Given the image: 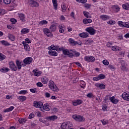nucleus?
<instances>
[{"mask_svg": "<svg viewBox=\"0 0 129 129\" xmlns=\"http://www.w3.org/2000/svg\"><path fill=\"white\" fill-rule=\"evenodd\" d=\"M48 87L51 90L54 92H58V91H59V88H58L53 81H49L48 83Z\"/></svg>", "mask_w": 129, "mask_h": 129, "instance_id": "1", "label": "nucleus"}, {"mask_svg": "<svg viewBox=\"0 0 129 129\" xmlns=\"http://www.w3.org/2000/svg\"><path fill=\"white\" fill-rule=\"evenodd\" d=\"M72 117L73 118H74V119H75V120H77V121L82 122L85 120V118L83 117V116H81L80 115H77V114L73 115L72 116Z\"/></svg>", "mask_w": 129, "mask_h": 129, "instance_id": "2", "label": "nucleus"}, {"mask_svg": "<svg viewBox=\"0 0 129 129\" xmlns=\"http://www.w3.org/2000/svg\"><path fill=\"white\" fill-rule=\"evenodd\" d=\"M85 30H86V32H87V33H89V34H90V35H91V36H93L95 35L96 33V30H95L94 28L91 27L87 28L85 29Z\"/></svg>", "mask_w": 129, "mask_h": 129, "instance_id": "3", "label": "nucleus"}, {"mask_svg": "<svg viewBox=\"0 0 129 129\" xmlns=\"http://www.w3.org/2000/svg\"><path fill=\"white\" fill-rule=\"evenodd\" d=\"M61 51H62L63 54L66 56H69L70 58H73L74 57V55L72 53H70L68 49H64V48L61 49Z\"/></svg>", "mask_w": 129, "mask_h": 129, "instance_id": "4", "label": "nucleus"}, {"mask_svg": "<svg viewBox=\"0 0 129 129\" xmlns=\"http://www.w3.org/2000/svg\"><path fill=\"white\" fill-rule=\"evenodd\" d=\"M43 32L44 34V35H46L47 37H48L49 38H52L53 37V34L51 33L50 31V30L48 28H43Z\"/></svg>", "mask_w": 129, "mask_h": 129, "instance_id": "5", "label": "nucleus"}, {"mask_svg": "<svg viewBox=\"0 0 129 129\" xmlns=\"http://www.w3.org/2000/svg\"><path fill=\"white\" fill-rule=\"evenodd\" d=\"M33 106L37 108H42L43 107V103L40 101H35L33 103Z\"/></svg>", "mask_w": 129, "mask_h": 129, "instance_id": "6", "label": "nucleus"}, {"mask_svg": "<svg viewBox=\"0 0 129 129\" xmlns=\"http://www.w3.org/2000/svg\"><path fill=\"white\" fill-rule=\"evenodd\" d=\"M49 50H56L57 52H60L61 50L63 49V47H60L59 48L58 46H54V45H51L50 47H48Z\"/></svg>", "mask_w": 129, "mask_h": 129, "instance_id": "7", "label": "nucleus"}, {"mask_svg": "<svg viewBox=\"0 0 129 129\" xmlns=\"http://www.w3.org/2000/svg\"><path fill=\"white\" fill-rule=\"evenodd\" d=\"M23 62L26 63V65H30L33 62V58L27 57L23 60Z\"/></svg>", "mask_w": 129, "mask_h": 129, "instance_id": "8", "label": "nucleus"}, {"mask_svg": "<svg viewBox=\"0 0 129 129\" xmlns=\"http://www.w3.org/2000/svg\"><path fill=\"white\" fill-rule=\"evenodd\" d=\"M84 59L88 62H94L95 61V58L92 56H86Z\"/></svg>", "mask_w": 129, "mask_h": 129, "instance_id": "9", "label": "nucleus"}, {"mask_svg": "<svg viewBox=\"0 0 129 129\" xmlns=\"http://www.w3.org/2000/svg\"><path fill=\"white\" fill-rule=\"evenodd\" d=\"M29 4L30 7H39V3L34 0L29 1Z\"/></svg>", "mask_w": 129, "mask_h": 129, "instance_id": "10", "label": "nucleus"}, {"mask_svg": "<svg viewBox=\"0 0 129 129\" xmlns=\"http://www.w3.org/2000/svg\"><path fill=\"white\" fill-rule=\"evenodd\" d=\"M95 86L99 89L103 90L105 88V85L104 84H100L99 83H97L95 84Z\"/></svg>", "mask_w": 129, "mask_h": 129, "instance_id": "11", "label": "nucleus"}, {"mask_svg": "<svg viewBox=\"0 0 129 129\" xmlns=\"http://www.w3.org/2000/svg\"><path fill=\"white\" fill-rule=\"evenodd\" d=\"M9 66L10 68L13 71H17V68L16 65L15 64V63H14L13 61L9 62Z\"/></svg>", "mask_w": 129, "mask_h": 129, "instance_id": "12", "label": "nucleus"}, {"mask_svg": "<svg viewBox=\"0 0 129 129\" xmlns=\"http://www.w3.org/2000/svg\"><path fill=\"white\" fill-rule=\"evenodd\" d=\"M79 37L81 38H83V39H85L86 38H88L89 37V34L87 32H82L81 33L79 34Z\"/></svg>", "mask_w": 129, "mask_h": 129, "instance_id": "13", "label": "nucleus"}, {"mask_svg": "<svg viewBox=\"0 0 129 129\" xmlns=\"http://www.w3.org/2000/svg\"><path fill=\"white\" fill-rule=\"evenodd\" d=\"M83 101L82 100L78 99L77 100L73 101V104L74 106H77V105H79L80 104H82Z\"/></svg>", "mask_w": 129, "mask_h": 129, "instance_id": "14", "label": "nucleus"}, {"mask_svg": "<svg viewBox=\"0 0 129 129\" xmlns=\"http://www.w3.org/2000/svg\"><path fill=\"white\" fill-rule=\"evenodd\" d=\"M122 97L124 100H127L129 101V93L128 92H124L122 94Z\"/></svg>", "mask_w": 129, "mask_h": 129, "instance_id": "15", "label": "nucleus"}, {"mask_svg": "<svg viewBox=\"0 0 129 129\" xmlns=\"http://www.w3.org/2000/svg\"><path fill=\"white\" fill-rule=\"evenodd\" d=\"M48 54L50 56H55L58 55V53H57V51H56V50H51V49H49V50L48 51Z\"/></svg>", "mask_w": 129, "mask_h": 129, "instance_id": "16", "label": "nucleus"}, {"mask_svg": "<svg viewBox=\"0 0 129 129\" xmlns=\"http://www.w3.org/2000/svg\"><path fill=\"white\" fill-rule=\"evenodd\" d=\"M109 100L114 104H117V102H118V100L115 99L114 96L109 97Z\"/></svg>", "mask_w": 129, "mask_h": 129, "instance_id": "17", "label": "nucleus"}, {"mask_svg": "<svg viewBox=\"0 0 129 129\" xmlns=\"http://www.w3.org/2000/svg\"><path fill=\"white\" fill-rule=\"evenodd\" d=\"M92 43H93V40L91 38L86 39L84 41V43L85 44V45H90V44H92Z\"/></svg>", "mask_w": 129, "mask_h": 129, "instance_id": "18", "label": "nucleus"}, {"mask_svg": "<svg viewBox=\"0 0 129 129\" xmlns=\"http://www.w3.org/2000/svg\"><path fill=\"white\" fill-rule=\"evenodd\" d=\"M69 42L71 44L72 46H76V45H77V41H75V40L72 38H70Z\"/></svg>", "mask_w": 129, "mask_h": 129, "instance_id": "19", "label": "nucleus"}, {"mask_svg": "<svg viewBox=\"0 0 129 129\" xmlns=\"http://www.w3.org/2000/svg\"><path fill=\"white\" fill-rule=\"evenodd\" d=\"M83 22L85 25H87V24H90L92 23V20L89 19H84L83 20Z\"/></svg>", "mask_w": 129, "mask_h": 129, "instance_id": "20", "label": "nucleus"}, {"mask_svg": "<svg viewBox=\"0 0 129 129\" xmlns=\"http://www.w3.org/2000/svg\"><path fill=\"white\" fill-rule=\"evenodd\" d=\"M48 81H49V79H48V78L46 77H44L41 78V82L43 84H47L48 83Z\"/></svg>", "mask_w": 129, "mask_h": 129, "instance_id": "21", "label": "nucleus"}, {"mask_svg": "<svg viewBox=\"0 0 129 129\" xmlns=\"http://www.w3.org/2000/svg\"><path fill=\"white\" fill-rule=\"evenodd\" d=\"M58 118V117L56 115H52L47 117V119H49V120H52L54 121V120H55V119H57Z\"/></svg>", "mask_w": 129, "mask_h": 129, "instance_id": "22", "label": "nucleus"}, {"mask_svg": "<svg viewBox=\"0 0 129 129\" xmlns=\"http://www.w3.org/2000/svg\"><path fill=\"white\" fill-rule=\"evenodd\" d=\"M19 17L21 21L22 22H25L26 21L25 17V14H19Z\"/></svg>", "mask_w": 129, "mask_h": 129, "instance_id": "23", "label": "nucleus"}, {"mask_svg": "<svg viewBox=\"0 0 129 129\" xmlns=\"http://www.w3.org/2000/svg\"><path fill=\"white\" fill-rule=\"evenodd\" d=\"M21 64H22V61H20L19 60H16V65L19 70H21V69H22Z\"/></svg>", "mask_w": 129, "mask_h": 129, "instance_id": "24", "label": "nucleus"}, {"mask_svg": "<svg viewBox=\"0 0 129 129\" xmlns=\"http://www.w3.org/2000/svg\"><path fill=\"white\" fill-rule=\"evenodd\" d=\"M7 58V56L4 54V53L0 52V61H4V60H6Z\"/></svg>", "mask_w": 129, "mask_h": 129, "instance_id": "25", "label": "nucleus"}, {"mask_svg": "<svg viewBox=\"0 0 129 129\" xmlns=\"http://www.w3.org/2000/svg\"><path fill=\"white\" fill-rule=\"evenodd\" d=\"M52 4L53 5V7L54 8V10L55 11H57L58 4H57V0H52Z\"/></svg>", "mask_w": 129, "mask_h": 129, "instance_id": "26", "label": "nucleus"}, {"mask_svg": "<svg viewBox=\"0 0 129 129\" xmlns=\"http://www.w3.org/2000/svg\"><path fill=\"white\" fill-rule=\"evenodd\" d=\"M36 70H33V72H34V76H40L41 74H42V72L39 71V72H36Z\"/></svg>", "mask_w": 129, "mask_h": 129, "instance_id": "27", "label": "nucleus"}, {"mask_svg": "<svg viewBox=\"0 0 129 129\" xmlns=\"http://www.w3.org/2000/svg\"><path fill=\"white\" fill-rule=\"evenodd\" d=\"M100 18L104 21H106V20H108V19H109V17L107 15H101L100 16Z\"/></svg>", "mask_w": 129, "mask_h": 129, "instance_id": "28", "label": "nucleus"}, {"mask_svg": "<svg viewBox=\"0 0 129 129\" xmlns=\"http://www.w3.org/2000/svg\"><path fill=\"white\" fill-rule=\"evenodd\" d=\"M112 50L114 52H117L119 51V47L117 46H112Z\"/></svg>", "mask_w": 129, "mask_h": 129, "instance_id": "29", "label": "nucleus"}, {"mask_svg": "<svg viewBox=\"0 0 129 129\" xmlns=\"http://www.w3.org/2000/svg\"><path fill=\"white\" fill-rule=\"evenodd\" d=\"M30 32V29H27V28H23L21 30V33L22 34H28Z\"/></svg>", "mask_w": 129, "mask_h": 129, "instance_id": "30", "label": "nucleus"}, {"mask_svg": "<svg viewBox=\"0 0 129 129\" xmlns=\"http://www.w3.org/2000/svg\"><path fill=\"white\" fill-rule=\"evenodd\" d=\"M51 32H55L56 31V25L52 24L50 26L49 28Z\"/></svg>", "mask_w": 129, "mask_h": 129, "instance_id": "31", "label": "nucleus"}, {"mask_svg": "<svg viewBox=\"0 0 129 129\" xmlns=\"http://www.w3.org/2000/svg\"><path fill=\"white\" fill-rule=\"evenodd\" d=\"M122 7L123 9H124V10H129V4L128 3H125L124 4H123Z\"/></svg>", "mask_w": 129, "mask_h": 129, "instance_id": "32", "label": "nucleus"}, {"mask_svg": "<svg viewBox=\"0 0 129 129\" xmlns=\"http://www.w3.org/2000/svg\"><path fill=\"white\" fill-rule=\"evenodd\" d=\"M14 108H15V107H14L13 106H11L10 107L5 109L4 110V112H9L10 111H12V110H13V109H14Z\"/></svg>", "mask_w": 129, "mask_h": 129, "instance_id": "33", "label": "nucleus"}, {"mask_svg": "<svg viewBox=\"0 0 129 129\" xmlns=\"http://www.w3.org/2000/svg\"><path fill=\"white\" fill-rule=\"evenodd\" d=\"M18 99L20 100V101H25L27 99V97L25 96H20L18 97Z\"/></svg>", "mask_w": 129, "mask_h": 129, "instance_id": "34", "label": "nucleus"}, {"mask_svg": "<svg viewBox=\"0 0 129 129\" xmlns=\"http://www.w3.org/2000/svg\"><path fill=\"white\" fill-rule=\"evenodd\" d=\"M48 24V21L46 20H42L39 22V25L42 26L43 25H47Z\"/></svg>", "mask_w": 129, "mask_h": 129, "instance_id": "35", "label": "nucleus"}, {"mask_svg": "<svg viewBox=\"0 0 129 129\" xmlns=\"http://www.w3.org/2000/svg\"><path fill=\"white\" fill-rule=\"evenodd\" d=\"M43 109L46 111H49V110H50V108H49V105H48V104H45L43 106Z\"/></svg>", "mask_w": 129, "mask_h": 129, "instance_id": "36", "label": "nucleus"}, {"mask_svg": "<svg viewBox=\"0 0 129 129\" xmlns=\"http://www.w3.org/2000/svg\"><path fill=\"white\" fill-rule=\"evenodd\" d=\"M10 71V69L8 68H3L2 69L0 70L1 72H3V73H6V72H8Z\"/></svg>", "mask_w": 129, "mask_h": 129, "instance_id": "37", "label": "nucleus"}, {"mask_svg": "<svg viewBox=\"0 0 129 129\" xmlns=\"http://www.w3.org/2000/svg\"><path fill=\"white\" fill-rule=\"evenodd\" d=\"M18 121L21 124H24V123H25V122L27 121V120H26L25 119L20 118L19 119Z\"/></svg>", "mask_w": 129, "mask_h": 129, "instance_id": "38", "label": "nucleus"}, {"mask_svg": "<svg viewBox=\"0 0 129 129\" xmlns=\"http://www.w3.org/2000/svg\"><path fill=\"white\" fill-rule=\"evenodd\" d=\"M8 38L9 40H11V41H15V36H14V35L9 34Z\"/></svg>", "mask_w": 129, "mask_h": 129, "instance_id": "39", "label": "nucleus"}, {"mask_svg": "<svg viewBox=\"0 0 129 129\" xmlns=\"http://www.w3.org/2000/svg\"><path fill=\"white\" fill-rule=\"evenodd\" d=\"M24 49L28 52H29V51H31V48L29 46V44H25L24 45Z\"/></svg>", "mask_w": 129, "mask_h": 129, "instance_id": "40", "label": "nucleus"}, {"mask_svg": "<svg viewBox=\"0 0 129 129\" xmlns=\"http://www.w3.org/2000/svg\"><path fill=\"white\" fill-rule=\"evenodd\" d=\"M1 43L2 45H4V46H10V44L8 42V41L2 40L1 41Z\"/></svg>", "mask_w": 129, "mask_h": 129, "instance_id": "41", "label": "nucleus"}, {"mask_svg": "<svg viewBox=\"0 0 129 129\" xmlns=\"http://www.w3.org/2000/svg\"><path fill=\"white\" fill-rule=\"evenodd\" d=\"M58 28L59 29V32L60 33H64V32H65V30H64V27H63L62 25H59Z\"/></svg>", "mask_w": 129, "mask_h": 129, "instance_id": "42", "label": "nucleus"}, {"mask_svg": "<svg viewBox=\"0 0 129 129\" xmlns=\"http://www.w3.org/2000/svg\"><path fill=\"white\" fill-rule=\"evenodd\" d=\"M84 15L86 18H87L88 19H90V16H88L89 15V13L86 11L83 12Z\"/></svg>", "mask_w": 129, "mask_h": 129, "instance_id": "43", "label": "nucleus"}, {"mask_svg": "<svg viewBox=\"0 0 129 129\" xmlns=\"http://www.w3.org/2000/svg\"><path fill=\"white\" fill-rule=\"evenodd\" d=\"M98 77L99 78V80H101V79H104L105 78V75L101 74L98 76Z\"/></svg>", "mask_w": 129, "mask_h": 129, "instance_id": "44", "label": "nucleus"}, {"mask_svg": "<svg viewBox=\"0 0 129 129\" xmlns=\"http://www.w3.org/2000/svg\"><path fill=\"white\" fill-rule=\"evenodd\" d=\"M86 86V84L85 82L83 81H81V88H85V86Z\"/></svg>", "mask_w": 129, "mask_h": 129, "instance_id": "45", "label": "nucleus"}, {"mask_svg": "<svg viewBox=\"0 0 129 129\" xmlns=\"http://www.w3.org/2000/svg\"><path fill=\"white\" fill-rule=\"evenodd\" d=\"M60 127L61 129H67V124L66 123H62Z\"/></svg>", "mask_w": 129, "mask_h": 129, "instance_id": "46", "label": "nucleus"}, {"mask_svg": "<svg viewBox=\"0 0 129 129\" xmlns=\"http://www.w3.org/2000/svg\"><path fill=\"white\" fill-rule=\"evenodd\" d=\"M118 25H119V26H120V27L123 28V27H124V22H123L121 21H119L118 22Z\"/></svg>", "mask_w": 129, "mask_h": 129, "instance_id": "47", "label": "nucleus"}, {"mask_svg": "<svg viewBox=\"0 0 129 129\" xmlns=\"http://www.w3.org/2000/svg\"><path fill=\"white\" fill-rule=\"evenodd\" d=\"M102 108L103 111H107V106L105 104H104L102 105Z\"/></svg>", "mask_w": 129, "mask_h": 129, "instance_id": "48", "label": "nucleus"}, {"mask_svg": "<svg viewBox=\"0 0 129 129\" xmlns=\"http://www.w3.org/2000/svg\"><path fill=\"white\" fill-rule=\"evenodd\" d=\"M113 10H114L116 13H117L119 11V7H118V6H114L113 7Z\"/></svg>", "mask_w": 129, "mask_h": 129, "instance_id": "49", "label": "nucleus"}, {"mask_svg": "<svg viewBox=\"0 0 129 129\" xmlns=\"http://www.w3.org/2000/svg\"><path fill=\"white\" fill-rule=\"evenodd\" d=\"M61 9H62V12H63V13H65V12L66 11V10H67V7L65 6V5H63L61 6Z\"/></svg>", "mask_w": 129, "mask_h": 129, "instance_id": "50", "label": "nucleus"}, {"mask_svg": "<svg viewBox=\"0 0 129 129\" xmlns=\"http://www.w3.org/2000/svg\"><path fill=\"white\" fill-rule=\"evenodd\" d=\"M108 68H109V69H110V70H112V71H114L115 69V68L114 67V66L111 65V64H109L108 66Z\"/></svg>", "mask_w": 129, "mask_h": 129, "instance_id": "51", "label": "nucleus"}, {"mask_svg": "<svg viewBox=\"0 0 129 129\" xmlns=\"http://www.w3.org/2000/svg\"><path fill=\"white\" fill-rule=\"evenodd\" d=\"M102 63L104 65H105L106 66H107V65H108V64H109V62L108 61V60L106 59L103 60L102 61Z\"/></svg>", "mask_w": 129, "mask_h": 129, "instance_id": "52", "label": "nucleus"}, {"mask_svg": "<svg viewBox=\"0 0 129 129\" xmlns=\"http://www.w3.org/2000/svg\"><path fill=\"white\" fill-rule=\"evenodd\" d=\"M4 3L5 5H10L12 3V0H4Z\"/></svg>", "mask_w": 129, "mask_h": 129, "instance_id": "53", "label": "nucleus"}, {"mask_svg": "<svg viewBox=\"0 0 129 129\" xmlns=\"http://www.w3.org/2000/svg\"><path fill=\"white\" fill-rule=\"evenodd\" d=\"M10 21L13 25H15V24H16L17 22V20H16L15 18L11 19Z\"/></svg>", "mask_w": 129, "mask_h": 129, "instance_id": "54", "label": "nucleus"}, {"mask_svg": "<svg viewBox=\"0 0 129 129\" xmlns=\"http://www.w3.org/2000/svg\"><path fill=\"white\" fill-rule=\"evenodd\" d=\"M78 3H81V4H85L87 2V0H76Z\"/></svg>", "mask_w": 129, "mask_h": 129, "instance_id": "55", "label": "nucleus"}, {"mask_svg": "<svg viewBox=\"0 0 129 129\" xmlns=\"http://www.w3.org/2000/svg\"><path fill=\"white\" fill-rule=\"evenodd\" d=\"M6 14V10L4 9H0V15H3Z\"/></svg>", "mask_w": 129, "mask_h": 129, "instance_id": "56", "label": "nucleus"}, {"mask_svg": "<svg viewBox=\"0 0 129 129\" xmlns=\"http://www.w3.org/2000/svg\"><path fill=\"white\" fill-rule=\"evenodd\" d=\"M108 25H114V24H115V22L113 21L112 20H110L109 21H108Z\"/></svg>", "mask_w": 129, "mask_h": 129, "instance_id": "57", "label": "nucleus"}, {"mask_svg": "<svg viewBox=\"0 0 129 129\" xmlns=\"http://www.w3.org/2000/svg\"><path fill=\"white\" fill-rule=\"evenodd\" d=\"M87 97H89V98H92V97H93V94L92 93H89L87 95Z\"/></svg>", "mask_w": 129, "mask_h": 129, "instance_id": "58", "label": "nucleus"}, {"mask_svg": "<svg viewBox=\"0 0 129 129\" xmlns=\"http://www.w3.org/2000/svg\"><path fill=\"white\" fill-rule=\"evenodd\" d=\"M36 85L38 87H43V84L41 82L37 83Z\"/></svg>", "mask_w": 129, "mask_h": 129, "instance_id": "59", "label": "nucleus"}, {"mask_svg": "<svg viewBox=\"0 0 129 129\" xmlns=\"http://www.w3.org/2000/svg\"><path fill=\"white\" fill-rule=\"evenodd\" d=\"M27 93V90H21L19 92V94H26Z\"/></svg>", "mask_w": 129, "mask_h": 129, "instance_id": "60", "label": "nucleus"}, {"mask_svg": "<svg viewBox=\"0 0 129 129\" xmlns=\"http://www.w3.org/2000/svg\"><path fill=\"white\" fill-rule=\"evenodd\" d=\"M25 42L28 44H31V43H32V40H30L29 38H26L25 39Z\"/></svg>", "mask_w": 129, "mask_h": 129, "instance_id": "61", "label": "nucleus"}, {"mask_svg": "<svg viewBox=\"0 0 129 129\" xmlns=\"http://www.w3.org/2000/svg\"><path fill=\"white\" fill-rule=\"evenodd\" d=\"M74 53V55L75 56V57H79L80 56V53H79V52L75 51Z\"/></svg>", "mask_w": 129, "mask_h": 129, "instance_id": "62", "label": "nucleus"}, {"mask_svg": "<svg viewBox=\"0 0 129 129\" xmlns=\"http://www.w3.org/2000/svg\"><path fill=\"white\" fill-rule=\"evenodd\" d=\"M120 63H121V66H124L126 65V63H125V61L123 60H121L120 61Z\"/></svg>", "mask_w": 129, "mask_h": 129, "instance_id": "63", "label": "nucleus"}, {"mask_svg": "<svg viewBox=\"0 0 129 129\" xmlns=\"http://www.w3.org/2000/svg\"><path fill=\"white\" fill-rule=\"evenodd\" d=\"M124 26L125 28H129V23L127 22H124Z\"/></svg>", "mask_w": 129, "mask_h": 129, "instance_id": "64", "label": "nucleus"}]
</instances>
